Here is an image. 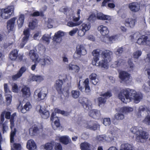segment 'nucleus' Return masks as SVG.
<instances>
[{
	"label": "nucleus",
	"instance_id": "1",
	"mask_svg": "<svg viewBox=\"0 0 150 150\" xmlns=\"http://www.w3.org/2000/svg\"><path fill=\"white\" fill-rule=\"evenodd\" d=\"M117 97L124 103L133 101L134 103H138L142 99L143 95L141 93H137L134 90L126 88L122 90L118 93Z\"/></svg>",
	"mask_w": 150,
	"mask_h": 150
},
{
	"label": "nucleus",
	"instance_id": "2",
	"mask_svg": "<svg viewBox=\"0 0 150 150\" xmlns=\"http://www.w3.org/2000/svg\"><path fill=\"white\" fill-rule=\"evenodd\" d=\"M102 59L100 61L99 67L107 69L109 67L108 63L111 60L112 52L109 50H105L102 52Z\"/></svg>",
	"mask_w": 150,
	"mask_h": 150
},
{
	"label": "nucleus",
	"instance_id": "3",
	"mask_svg": "<svg viewBox=\"0 0 150 150\" xmlns=\"http://www.w3.org/2000/svg\"><path fill=\"white\" fill-rule=\"evenodd\" d=\"M14 10V8L13 6L2 8L0 11V16L3 19H8L13 14Z\"/></svg>",
	"mask_w": 150,
	"mask_h": 150
},
{
	"label": "nucleus",
	"instance_id": "4",
	"mask_svg": "<svg viewBox=\"0 0 150 150\" xmlns=\"http://www.w3.org/2000/svg\"><path fill=\"white\" fill-rule=\"evenodd\" d=\"M86 54V50L85 46L83 45H79L77 46L76 51L74 57L75 59L79 58L81 55H84Z\"/></svg>",
	"mask_w": 150,
	"mask_h": 150
},
{
	"label": "nucleus",
	"instance_id": "5",
	"mask_svg": "<svg viewBox=\"0 0 150 150\" xmlns=\"http://www.w3.org/2000/svg\"><path fill=\"white\" fill-rule=\"evenodd\" d=\"M119 77L122 81L126 83H130L132 80L130 74L124 71H122L119 72Z\"/></svg>",
	"mask_w": 150,
	"mask_h": 150
},
{
	"label": "nucleus",
	"instance_id": "6",
	"mask_svg": "<svg viewBox=\"0 0 150 150\" xmlns=\"http://www.w3.org/2000/svg\"><path fill=\"white\" fill-rule=\"evenodd\" d=\"M148 138V134L142 128L136 136V140L138 142L143 143Z\"/></svg>",
	"mask_w": 150,
	"mask_h": 150
},
{
	"label": "nucleus",
	"instance_id": "7",
	"mask_svg": "<svg viewBox=\"0 0 150 150\" xmlns=\"http://www.w3.org/2000/svg\"><path fill=\"white\" fill-rule=\"evenodd\" d=\"M53 61L48 56H46L42 58H39L36 62L38 63L42 68H44L45 66L50 64Z\"/></svg>",
	"mask_w": 150,
	"mask_h": 150
},
{
	"label": "nucleus",
	"instance_id": "8",
	"mask_svg": "<svg viewBox=\"0 0 150 150\" xmlns=\"http://www.w3.org/2000/svg\"><path fill=\"white\" fill-rule=\"evenodd\" d=\"M16 115V113L15 112L11 115V118L10 119V128L11 129V131L10 134V142L11 143L14 142V137L16 134V129L14 128L13 130L12 128L14 126V119Z\"/></svg>",
	"mask_w": 150,
	"mask_h": 150
},
{
	"label": "nucleus",
	"instance_id": "9",
	"mask_svg": "<svg viewBox=\"0 0 150 150\" xmlns=\"http://www.w3.org/2000/svg\"><path fill=\"white\" fill-rule=\"evenodd\" d=\"M101 51L99 49H96L94 50L92 52V54L94 56L92 62L93 65L99 67L100 61L98 63V61L99 60V56L101 53Z\"/></svg>",
	"mask_w": 150,
	"mask_h": 150
},
{
	"label": "nucleus",
	"instance_id": "10",
	"mask_svg": "<svg viewBox=\"0 0 150 150\" xmlns=\"http://www.w3.org/2000/svg\"><path fill=\"white\" fill-rule=\"evenodd\" d=\"M37 110L41 117L43 118L46 119L50 116L49 111L47 110L45 106L42 105H39L37 107Z\"/></svg>",
	"mask_w": 150,
	"mask_h": 150
},
{
	"label": "nucleus",
	"instance_id": "11",
	"mask_svg": "<svg viewBox=\"0 0 150 150\" xmlns=\"http://www.w3.org/2000/svg\"><path fill=\"white\" fill-rule=\"evenodd\" d=\"M79 102L83 105V107L86 110H90L92 108L91 101L86 98L80 97L79 98Z\"/></svg>",
	"mask_w": 150,
	"mask_h": 150
},
{
	"label": "nucleus",
	"instance_id": "12",
	"mask_svg": "<svg viewBox=\"0 0 150 150\" xmlns=\"http://www.w3.org/2000/svg\"><path fill=\"white\" fill-rule=\"evenodd\" d=\"M112 94L110 91L105 93H101L100 96L102 97H99L98 98V100L99 105L103 104H104L106 101V99L112 96Z\"/></svg>",
	"mask_w": 150,
	"mask_h": 150
},
{
	"label": "nucleus",
	"instance_id": "13",
	"mask_svg": "<svg viewBox=\"0 0 150 150\" xmlns=\"http://www.w3.org/2000/svg\"><path fill=\"white\" fill-rule=\"evenodd\" d=\"M136 22V18L134 17H129L125 19L124 24L126 26L132 28L134 27Z\"/></svg>",
	"mask_w": 150,
	"mask_h": 150
},
{
	"label": "nucleus",
	"instance_id": "14",
	"mask_svg": "<svg viewBox=\"0 0 150 150\" xmlns=\"http://www.w3.org/2000/svg\"><path fill=\"white\" fill-rule=\"evenodd\" d=\"M55 115V113L53 112L51 115L50 118L51 121H54V124H52V127L54 129H55L56 128L60 126L59 120L57 117H54Z\"/></svg>",
	"mask_w": 150,
	"mask_h": 150
},
{
	"label": "nucleus",
	"instance_id": "15",
	"mask_svg": "<svg viewBox=\"0 0 150 150\" xmlns=\"http://www.w3.org/2000/svg\"><path fill=\"white\" fill-rule=\"evenodd\" d=\"M80 81H79L80 83ZM89 80L88 78L86 79L83 82V85H84L83 87L81 86L80 84L79 83L78 84V86L79 89L81 91H82L84 87L85 88V92L86 93H89L90 92L91 90L90 87L89 86Z\"/></svg>",
	"mask_w": 150,
	"mask_h": 150
},
{
	"label": "nucleus",
	"instance_id": "16",
	"mask_svg": "<svg viewBox=\"0 0 150 150\" xmlns=\"http://www.w3.org/2000/svg\"><path fill=\"white\" fill-rule=\"evenodd\" d=\"M65 33L61 30H59L55 33L53 40L57 42H60L62 40L61 38L65 35Z\"/></svg>",
	"mask_w": 150,
	"mask_h": 150
},
{
	"label": "nucleus",
	"instance_id": "17",
	"mask_svg": "<svg viewBox=\"0 0 150 150\" xmlns=\"http://www.w3.org/2000/svg\"><path fill=\"white\" fill-rule=\"evenodd\" d=\"M98 30L101 35L103 36L107 35L109 33L108 28L103 25H101L99 26L98 28Z\"/></svg>",
	"mask_w": 150,
	"mask_h": 150
},
{
	"label": "nucleus",
	"instance_id": "18",
	"mask_svg": "<svg viewBox=\"0 0 150 150\" xmlns=\"http://www.w3.org/2000/svg\"><path fill=\"white\" fill-rule=\"evenodd\" d=\"M87 110L89 111V115L91 117L95 119H98L100 118V113L99 111L97 110Z\"/></svg>",
	"mask_w": 150,
	"mask_h": 150
},
{
	"label": "nucleus",
	"instance_id": "19",
	"mask_svg": "<svg viewBox=\"0 0 150 150\" xmlns=\"http://www.w3.org/2000/svg\"><path fill=\"white\" fill-rule=\"evenodd\" d=\"M48 93V90L47 88L43 87L38 94L39 100H40L44 99L46 97Z\"/></svg>",
	"mask_w": 150,
	"mask_h": 150
},
{
	"label": "nucleus",
	"instance_id": "20",
	"mask_svg": "<svg viewBox=\"0 0 150 150\" xmlns=\"http://www.w3.org/2000/svg\"><path fill=\"white\" fill-rule=\"evenodd\" d=\"M128 7L130 10L133 12H137L140 9L139 5L137 2H133L129 4Z\"/></svg>",
	"mask_w": 150,
	"mask_h": 150
},
{
	"label": "nucleus",
	"instance_id": "21",
	"mask_svg": "<svg viewBox=\"0 0 150 150\" xmlns=\"http://www.w3.org/2000/svg\"><path fill=\"white\" fill-rule=\"evenodd\" d=\"M26 147L29 150H34L37 148L36 145L33 139H30L27 142Z\"/></svg>",
	"mask_w": 150,
	"mask_h": 150
},
{
	"label": "nucleus",
	"instance_id": "22",
	"mask_svg": "<svg viewBox=\"0 0 150 150\" xmlns=\"http://www.w3.org/2000/svg\"><path fill=\"white\" fill-rule=\"evenodd\" d=\"M16 19V17H13L7 21V27L8 31H11L13 29L15 21Z\"/></svg>",
	"mask_w": 150,
	"mask_h": 150
},
{
	"label": "nucleus",
	"instance_id": "23",
	"mask_svg": "<svg viewBox=\"0 0 150 150\" xmlns=\"http://www.w3.org/2000/svg\"><path fill=\"white\" fill-rule=\"evenodd\" d=\"M55 140L59 141L62 143L67 144L69 143V139L68 137L66 136H57L56 137Z\"/></svg>",
	"mask_w": 150,
	"mask_h": 150
},
{
	"label": "nucleus",
	"instance_id": "24",
	"mask_svg": "<svg viewBox=\"0 0 150 150\" xmlns=\"http://www.w3.org/2000/svg\"><path fill=\"white\" fill-rule=\"evenodd\" d=\"M54 143V142L47 143L41 145L40 147V149L41 150H49L50 149H52Z\"/></svg>",
	"mask_w": 150,
	"mask_h": 150
},
{
	"label": "nucleus",
	"instance_id": "25",
	"mask_svg": "<svg viewBox=\"0 0 150 150\" xmlns=\"http://www.w3.org/2000/svg\"><path fill=\"white\" fill-rule=\"evenodd\" d=\"M113 0H104L102 4V6H106L107 4L108 6L110 9L113 8L115 6L114 4L112 3L113 2Z\"/></svg>",
	"mask_w": 150,
	"mask_h": 150
},
{
	"label": "nucleus",
	"instance_id": "26",
	"mask_svg": "<svg viewBox=\"0 0 150 150\" xmlns=\"http://www.w3.org/2000/svg\"><path fill=\"white\" fill-rule=\"evenodd\" d=\"M89 78L92 83L94 85H97L99 81L98 76L95 73L91 74L90 75Z\"/></svg>",
	"mask_w": 150,
	"mask_h": 150
},
{
	"label": "nucleus",
	"instance_id": "27",
	"mask_svg": "<svg viewBox=\"0 0 150 150\" xmlns=\"http://www.w3.org/2000/svg\"><path fill=\"white\" fill-rule=\"evenodd\" d=\"M97 17L98 19L102 20L109 21L111 19L110 16L104 15L100 12L98 13H97Z\"/></svg>",
	"mask_w": 150,
	"mask_h": 150
},
{
	"label": "nucleus",
	"instance_id": "28",
	"mask_svg": "<svg viewBox=\"0 0 150 150\" xmlns=\"http://www.w3.org/2000/svg\"><path fill=\"white\" fill-rule=\"evenodd\" d=\"M30 59L34 62H36L39 59V56L34 50H30L29 52Z\"/></svg>",
	"mask_w": 150,
	"mask_h": 150
},
{
	"label": "nucleus",
	"instance_id": "29",
	"mask_svg": "<svg viewBox=\"0 0 150 150\" xmlns=\"http://www.w3.org/2000/svg\"><path fill=\"white\" fill-rule=\"evenodd\" d=\"M125 61L122 59H119L114 62L111 65V67L112 68H116L123 66Z\"/></svg>",
	"mask_w": 150,
	"mask_h": 150
},
{
	"label": "nucleus",
	"instance_id": "30",
	"mask_svg": "<svg viewBox=\"0 0 150 150\" xmlns=\"http://www.w3.org/2000/svg\"><path fill=\"white\" fill-rule=\"evenodd\" d=\"M21 91L23 93V96L24 97H28L30 95V89L29 87L26 86H23Z\"/></svg>",
	"mask_w": 150,
	"mask_h": 150
},
{
	"label": "nucleus",
	"instance_id": "31",
	"mask_svg": "<svg viewBox=\"0 0 150 150\" xmlns=\"http://www.w3.org/2000/svg\"><path fill=\"white\" fill-rule=\"evenodd\" d=\"M32 108V106L29 102H27L25 105L24 108H21L19 110L23 113H25L26 111H29Z\"/></svg>",
	"mask_w": 150,
	"mask_h": 150
},
{
	"label": "nucleus",
	"instance_id": "32",
	"mask_svg": "<svg viewBox=\"0 0 150 150\" xmlns=\"http://www.w3.org/2000/svg\"><path fill=\"white\" fill-rule=\"evenodd\" d=\"M18 51L14 50L10 52L9 54V58L11 60L14 61L16 59L18 55Z\"/></svg>",
	"mask_w": 150,
	"mask_h": 150
},
{
	"label": "nucleus",
	"instance_id": "33",
	"mask_svg": "<svg viewBox=\"0 0 150 150\" xmlns=\"http://www.w3.org/2000/svg\"><path fill=\"white\" fill-rule=\"evenodd\" d=\"M63 81L61 80H58L56 81L55 87L59 93L62 92V86L63 84Z\"/></svg>",
	"mask_w": 150,
	"mask_h": 150
},
{
	"label": "nucleus",
	"instance_id": "34",
	"mask_svg": "<svg viewBox=\"0 0 150 150\" xmlns=\"http://www.w3.org/2000/svg\"><path fill=\"white\" fill-rule=\"evenodd\" d=\"M133 110V108L131 107H125L121 108L119 109V112L124 114H127L132 112Z\"/></svg>",
	"mask_w": 150,
	"mask_h": 150
},
{
	"label": "nucleus",
	"instance_id": "35",
	"mask_svg": "<svg viewBox=\"0 0 150 150\" xmlns=\"http://www.w3.org/2000/svg\"><path fill=\"white\" fill-rule=\"evenodd\" d=\"M67 68L69 70L73 71L76 73H78L80 70V68L79 66L71 64H69Z\"/></svg>",
	"mask_w": 150,
	"mask_h": 150
},
{
	"label": "nucleus",
	"instance_id": "36",
	"mask_svg": "<svg viewBox=\"0 0 150 150\" xmlns=\"http://www.w3.org/2000/svg\"><path fill=\"white\" fill-rule=\"evenodd\" d=\"M146 36L141 35L137 39V43L139 45H146Z\"/></svg>",
	"mask_w": 150,
	"mask_h": 150
},
{
	"label": "nucleus",
	"instance_id": "37",
	"mask_svg": "<svg viewBox=\"0 0 150 150\" xmlns=\"http://www.w3.org/2000/svg\"><path fill=\"white\" fill-rule=\"evenodd\" d=\"M132 146L128 143L122 144L120 147V150H132Z\"/></svg>",
	"mask_w": 150,
	"mask_h": 150
},
{
	"label": "nucleus",
	"instance_id": "38",
	"mask_svg": "<svg viewBox=\"0 0 150 150\" xmlns=\"http://www.w3.org/2000/svg\"><path fill=\"white\" fill-rule=\"evenodd\" d=\"M142 128V127L134 126L130 128V131L131 132L135 134L136 136Z\"/></svg>",
	"mask_w": 150,
	"mask_h": 150
},
{
	"label": "nucleus",
	"instance_id": "39",
	"mask_svg": "<svg viewBox=\"0 0 150 150\" xmlns=\"http://www.w3.org/2000/svg\"><path fill=\"white\" fill-rule=\"evenodd\" d=\"M91 27V26L90 23L88 22H86L82 23L80 28L86 32L89 30Z\"/></svg>",
	"mask_w": 150,
	"mask_h": 150
},
{
	"label": "nucleus",
	"instance_id": "40",
	"mask_svg": "<svg viewBox=\"0 0 150 150\" xmlns=\"http://www.w3.org/2000/svg\"><path fill=\"white\" fill-rule=\"evenodd\" d=\"M24 15L23 14L20 15L17 21V24L19 28H21L23 26L24 22Z\"/></svg>",
	"mask_w": 150,
	"mask_h": 150
},
{
	"label": "nucleus",
	"instance_id": "41",
	"mask_svg": "<svg viewBox=\"0 0 150 150\" xmlns=\"http://www.w3.org/2000/svg\"><path fill=\"white\" fill-rule=\"evenodd\" d=\"M50 35L45 34L42 37L41 40H42L43 42L48 45L50 43Z\"/></svg>",
	"mask_w": 150,
	"mask_h": 150
},
{
	"label": "nucleus",
	"instance_id": "42",
	"mask_svg": "<svg viewBox=\"0 0 150 150\" xmlns=\"http://www.w3.org/2000/svg\"><path fill=\"white\" fill-rule=\"evenodd\" d=\"M38 132L39 130L38 128L35 126L33 127L29 130V134L32 136L35 135L38 133Z\"/></svg>",
	"mask_w": 150,
	"mask_h": 150
},
{
	"label": "nucleus",
	"instance_id": "43",
	"mask_svg": "<svg viewBox=\"0 0 150 150\" xmlns=\"http://www.w3.org/2000/svg\"><path fill=\"white\" fill-rule=\"evenodd\" d=\"M90 145L87 142H84L81 143L80 147L81 150H90Z\"/></svg>",
	"mask_w": 150,
	"mask_h": 150
},
{
	"label": "nucleus",
	"instance_id": "44",
	"mask_svg": "<svg viewBox=\"0 0 150 150\" xmlns=\"http://www.w3.org/2000/svg\"><path fill=\"white\" fill-rule=\"evenodd\" d=\"M43 76H33L32 77V80L37 82H40L44 80Z\"/></svg>",
	"mask_w": 150,
	"mask_h": 150
},
{
	"label": "nucleus",
	"instance_id": "45",
	"mask_svg": "<svg viewBox=\"0 0 150 150\" xmlns=\"http://www.w3.org/2000/svg\"><path fill=\"white\" fill-rule=\"evenodd\" d=\"M4 96L6 105H8L11 104L12 101V96L11 94H5Z\"/></svg>",
	"mask_w": 150,
	"mask_h": 150
},
{
	"label": "nucleus",
	"instance_id": "46",
	"mask_svg": "<svg viewBox=\"0 0 150 150\" xmlns=\"http://www.w3.org/2000/svg\"><path fill=\"white\" fill-rule=\"evenodd\" d=\"M123 51V48L122 47H117L115 49L114 53L117 56H120L122 53Z\"/></svg>",
	"mask_w": 150,
	"mask_h": 150
},
{
	"label": "nucleus",
	"instance_id": "47",
	"mask_svg": "<svg viewBox=\"0 0 150 150\" xmlns=\"http://www.w3.org/2000/svg\"><path fill=\"white\" fill-rule=\"evenodd\" d=\"M142 52L141 50H137L133 53V57L135 59H138L142 55Z\"/></svg>",
	"mask_w": 150,
	"mask_h": 150
},
{
	"label": "nucleus",
	"instance_id": "48",
	"mask_svg": "<svg viewBox=\"0 0 150 150\" xmlns=\"http://www.w3.org/2000/svg\"><path fill=\"white\" fill-rule=\"evenodd\" d=\"M82 22L81 21L75 23L72 21H69L67 23V25L69 27H73L79 25Z\"/></svg>",
	"mask_w": 150,
	"mask_h": 150
},
{
	"label": "nucleus",
	"instance_id": "49",
	"mask_svg": "<svg viewBox=\"0 0 150 150\" xmlns=\"http://www.w3.org/2000/svg\"><path fill=\"white\" fill-rule=\"evenodd\" d=\"M119 112L116 113L115 115V118L117 120H122L124 118L123 114H121L120 112H119V110H118Z\"/></svg>",
	"mask_w": 150,
	"mask_h": 150
},
{
	"label": "nucleus",
	"instance_id": "50",
	"mask_svg": "<svg viewBox=\"0 0 150 150\" xmlns=\"http://www.w3.org/2000/svg\"><path fill=\"white\" fill-rule=\"evenodd\" d=\"M37 21L35 20H33L29 23L28 26L30 28L33 30L37 26Z\"/></svg>",
	"mask_w": 150,
	"mask_h": 150
},
{
	"label": "nucleus",
	"instance_id": "51",
	"mask_svg": "<svg viewBox=\"0 0 150 150\" xmlns=\"http://www.w3.org/2000/svg\"><path fill=\"white\" fill-rule=\"evenodd\" d=\"M11 148L16 150H21L22 148V146L21 144L17 143H14L13 145L11 146Z\"/></svg>",
	"mask_w": 150,
	"mask_h": 150
},
{
	"label": "nucleus",
	"instance_id": "52",
	"mask_svg": "<svg viewBox=\"0 0 150 150\" xmlns=\"http://www.w3.org/2000/svg\"><path fill=\"white\" fill-rule=\"evenodd\" d=\"M81 11L80 10H78L76 15L73 17V20L74 21L77 22L80 20Z\"/></svg>",
	"mask_w": 150,
	"mask_h": 150
},
{
	"label": "nucleus",
	"instance_id": "53",
	"mask_svg": "<svg viewBox=\"0 0 150 150\" xmlns=\"http://www.w3.org/2000/svg\"><path fill=\"white\" fill-rule=\"evenodd\" d=\"M53 20L51 19H48L47 21L45 22V24L48 28H52L53 27Z\"/></svg>",
	"mask_w": 150,
	"mask_h": 150
},
{
	"label": "nucleus",
	"instance_id": "54",
	"mask_svg": "<svg viewBox=\"0 0 150 150\" xmlns=\"http://www.w3.org/2000/svg\"><path fill=\"white\" fill-rule=\"evenodd\" d=\"M88 128H90L91 129L96 130L97 129H99L100 127L99 125L97 124H95L93 126L90 124L89 125L86 127Z\"/></svg>",
	"mask_w": 150,
	"mask_h": 150
},
{
	"label": "nucleus",
	"instance_id": "55",
	"mask_svg": "<svg viewBox=\"0 0 150 150\" xmlns=\"http://www.w3.org/2000/svg\"><path fill=\"white\" fill-rule=\"evenodd\" d=\"M29 37L24 36L22 39V42L20 45V48L23 47L28 41Z\"/></svg>",
	"mask_w": 150,
	"mask_h": 150
},
{
	"label": "nucleus",
	"instance_id": "56",
	"mask_svg": "<svg viewBox=\"0 0 150 150\" xmlns=\"http://www.w3.org/2000/svg\"><path fill=\"white\" fill-rule=\"evenodd\" d=\"M144 111H146L148 113L150 112V110L149 109L147 108H145L143 106H141L139 107V109L138 113L140 114L142 112Z\"/></svg>",
	"mask_w": 150,
	"mask_h": 150
},
{
	"label": "nucleus",
	"instance_id": "57",
	"mask_svg": "<svg viewBox=\"0 0 150 150\" xmlns=\"http://www.w3.org/2000/svg\"><path fill=\"white\" fill-rule=\"evenodd\" d=\"M12 91L14 93H18L19 89L16 83H13L11 84Z\"/></svg>",
	"mask_w": 150,
	"mask_h": 150
},
{
	"label": "nucleus",
	"instance_id": "58",
	"mask_svg": "<svg viewBox=\"0 0 150 150\" xmlns=\"http://www.w3.org/2000/svg\"><path fill=\"white\" fill-rule=\"evenodd\" d=\"M71 95L73 98H77L79 96V92L78 90H73L71 91Z\"/></svg>",
	"mask_w": 150,
	"mask_h": 150
},
{
	"label": "nucleus",
	"instance_id": "59",
	"mask_svg": "<svg viewBox=\"0 0 150 150\" xmlns=\"http://www.w3.org/2000/svg\"><path fill=\"white\" fill-rule=\"evenodd\" d=\"M2 113H4V116L5 115V117L6 119H10L11 118V112H10L4 110L3 111Z\"/></svg>",
	"mask_w": 150,
	"mask_h": 150
},
{
	"label": "nucleus",
	"instance_id": "60",
	"mask_svg": "<svg viewBox=\"0 0 150 150\" xmlns=\"http://www.w3.org/2000/svg\"><path fill=\"white\" fill-rule=\"evenodd\" d=\"M4 86V91L5 92V94H11V92L10 91L7 84V83H5Z\"/></svg>",
	"mask_w": 150,
	"mask_h": 150
},
{
	"label": "nucleus",
	"instance_id": "61",
	"mask_svg": "<svg viewBox=\"0 0 150 150\" xmlns=\"http://www.w3.org/2000/svg\"><path fill=\"white\" fill-rule=\"evenodd\" d=\"M117 36H112L109 37L108 38V42H107L108 43L111 44L114 42L117 39Z\"/></svg>",
	"mask_w": 150,
	"mask_h": 150
},
{
	"label": "nucleus",
	"instance_id": "62",
	"mask_svg": "<svg viewBox=\"0 0 150 150\" xmlns=\"http://www.w3.org/2000/svg\"><path fill=\"white\" fill-rule=\"evenodd\" d=\"M128 64L129 69V71H133L134 68V65L132 63L131 59H129L128 62Z\"/></svg>",
	"mask_w": 150,
	"mask_h": 150
},
{
	"label": "nucleus",
	"instance_id": "63",
	"mask_svg": "<svg viewBox=\"0 0 150 150\" xmlns=\"http://www.w3.org/2000/svg\"><path fill=\"white\" fill-rule=\"evenodd\" d=\"M143 122L148 125H150V115H147L143 121Z\"/></svg>",
	"mask_w": 150,
	"mask_h": 150
},
{
	"label": "nucleus",
	"instance_id": "64",
	"mask_svg": "<svg viewBox=\"0 0 150 150\" xmlns=\"http://www.w3.org/2000/svg\"><path fill=\"white\" fill-rule=\"evenodd\" d=\"M140 34L138 32H136L132 35L131 36V38L132 40L137 39L141 36Z\"/></svg>",
	"mask_w": 150,
	"mask_h": 150
}]
</instances>
